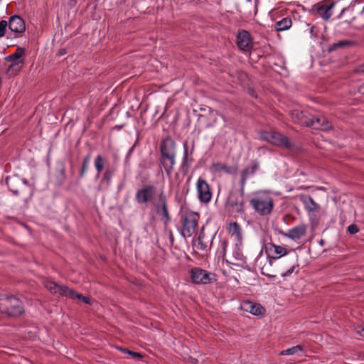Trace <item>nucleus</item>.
Returning <instances> with one entry per match:
<instances>
[{
    "label": "nucleus",
    "mask_w": 364,
    "mask_h": 364,
    "mask_svg": "<svg viewBox=\"0 0 364 364\" xmlns=\"http://www.w3.org/2000/svg\"><path fill=\"white\" fill-rule=\"evenodd\" d=\"M308 124L307 127H311L315 129H321V127H322V125H321V117H313L311 115V119Z\"/></svg>",
    "instance_id": "obj_30"
},
{
    "label": "nucleus",
    "mask_w": 364,
    "mask_h": 364,
    "mask_svg": "<svg viewBox=\"0 0 364 364\" xmlns=\"http://www.w3.org/2000/svg\"><path fill=\"white\" fill-rule=\"evenodd\" d=\"M210 171L212 173L218 175H221L222 173L231 175L236 172L235 168L220 162L213 163L210 166Z\"/></svg>",
    "instance_id": "obj_19"
},
{
    "label": "nucleus",
    "mask_w": 364,
    "mask_h": 364,
    "mask_svg": "<svg viewBox=\"0 0 364 364\" xmlns=\"http://www.w3.org/2000/svg\"><path fill=\"white\" fill-rule=\"evenodd\" d=\"M153 206L156 213L161 216V220L164 224L171 222V218L168 209L167 198L164 191L159 193L158 196V201L154 203Z\"/></svg>",
    "instance_id": "obj_8"
},
{
    "label": "nucleus",
    "mask_w": 364,
    "mask_h": 364,
    "mask_svg": "<svg viewBox=\"0 0 364 364\" xmlns=\"http://www.w3.org/2000/svg\"><path fill=\"white\" fill-rule=\"evenodd\" d=\"M291 19L289 17H286L277 21L274 25V28L277 31H284L291 28Z\"/></svg>",
    "instance_id": "obj_27"
},
{
    "label": "nucleus",
    "mask_w": 364,
    "mask_h": 364,
    "mask_svg": "<svg viewBox=\"0 0 364 364\" xmlns=\"http://www.w3.org/2000/svg\"><path fill=\"white\" fill-rule=\"evenodd\" d=\"M315 6L317 14L324 21H328L332 16V5L318 4Z\"/></svg>",
    "instance_id": "obj_24"
},
{
    "label": "nucleus",
    "mask_w": 364,
    "mask_h": 364,
    "mask_svg": "<svg viewBox=\"0 0 364 364\" xmlns=\"http://www.w3.org/2000/svg\"><path fill=\"white\" fill-rule=\"evenodd\" d=\"M105 162V160L103 159V157L101 155H97L96 156V158L95 159L94 165H95L96 171H97L98 176L104 168Z\"/></svg>",
    "instance_id": "obj_28"
},
{
    "label": "nucleus",
    "mask_w": 364,
    "mask_h": 364,
    "mask_svg": "<svg viewBox=\"0 0 364 364\" xmlns=\"http://www.w3.org/2000/svg\"><path fill=\"white\" fill-rule=\"evenodd\" d=\"M7 26H9V24L6 21H0V37L4 36Z\"/></svg>",
    "instance_id": "obj_36"
},
{
    "label": "nucleus",
    "mask_w": 364,
    "mask_h": 364,
    "mask_svg": "<svg viewBox=\"0 0 364 364\" xmlns=\"http://www.w3.org/2000/svg\"><path fill=\"white\" fill-rule=\"evenodd\" d=\"M168 237H169L171 244L173 245L174 242V237H173V235L171 230H168Z\"/></svg>",
    "instance_id": "obj_43"
},
{
    "label": "nucleus",
    "mask_w": 364,
    "mask_h": 364,
    "mask_svg": "<svg viewBox=\"0 0 364 364\" xmlns=\"http://www.w3.org/2000/svg\"><path fill=\"white\" fill-rule=\"evenodd\" d=\"M190 275L192 282L196 284H208L216 281L215 274L200 267L191 269Z\"/></svg>",
    "instance_id": "obj_7"
},
{
    "label": "nucleus",
    "mask_w": 364,
    "mask_h": 364,
    "mask_svg": "<svg viewBox=\"0 0 364 364\" xmlns=\"http://www.w3.org/2000/svg\"><path fill=\"white\" fill-rule=\"evenodd\" d=\"M21 57H22L21 51H18V50H17L16 53L6 57L7 61L11 63L10 69H13L14 68H15L16 66L21 67L23 65V61L21 59Z\"/></svg>",
    "instance_id": "obj_25"
},
{
    "label": "nucleus",
    "mask_w": 364,
    "mask_h": 364,
    "mask_svg": "<svg viewBox=\"0 0 364 364\" xmlns=\"http://www.w3.org/2000/svg\"><path fill=\"white\" fill-rule=\"evenodd\" d=\"M8 24L9 28L15 33H21L26 30L25 23L18 16H11Z\"/></svg>",
    "instance_id": "obj_18"
},
{
    "label": "nucleus",
    "mask_w": 364,
    "mask_h": 364,
    "mask_svg": "<svg viewBox=\"0 0 364 364\" xmlns=\"http://www.w3.org/2000/svg\"><path fill=\"white\" fill-rule=\"evenodd\" d=\"M44 286L53 294L66 296L71 299H78L85 304H90V300L88 297L75 291L73 289H69L65 285H59L55 282L47 280L44 282Z\"/></svg>",
    "instance_id": "obj_4"
},
{
    "label": "nucleus",
    "mask_w": 364,
    "mask_h": 364,
    "mask_svg": "<svg viewBox=\"0 0 364 364\" xmlns=\"http://www.w3.org/2000/svg\"><path fill=\"white\" fill-rule=\"evenodd\" d=\"M159 149L160 164L164 168L167 176H170L176 164V143L170 136H166L161 140Z\"/></svg>",
    "instance_id": "obj_1"
},
{
    "label": "nucleus",
    "mask_w": 364,
    "mask_h": 364,
    "mask_svg": "<svg viewBox=\"0 0 364 364\" xmlns=\"http://www.w3.org/2000/svg\"><path fill=\"white\" fill-rule=\"evenodd\" d=\"M196 361H197V360H196V359H195V358H192V362H193V363H196Z\"/></svg>",
    "instance_id": "obj_46"
},
{
    "label": "nucleus",
    "mask_w": 364,
    "mask_h": 364,
    "mask_svg": "<svg viewBox=\"0 0 364 364\" xmlns=\"http://www.w3.org/2000/svg\"><path fill=\"white\" fill-rule=\"evenodd\" d=\"M183 155L181 161V166L183 169H186V171H188L189 167L191 166V164L193 161V146L191 148V150L190 152L188 151V145L187 142L183 143Z\"/></svg>",
    "instance_id": "obj_22"
},
{
    "label": "nucleus",
    "mask_w": 364,
    "mask_h": 364,
    "mask_svg": "<svg viewBox=\"0 0 364 364\" xmlns=\"http://www.w3.org/2000/svg\"><path fill=\"white\" fill-rule=\"evenodd\" d=\"M227 231L231 238L235 240V243L242 242V230L238 223H230L227 226Z\"/></svg>",
    "instance_id": "obj_17"
},
{
    "label": "nucleus",
    "mask_w": 364,
    "mask_h": 364,
    "mask_svg": "<svg viewBox=\"0 0 364 364\" xmlns=\"http://www.w3.org/2000/svg\"><path fill=\"white\" fill-rule=\"evenodd\" d=\"M358 231L359 228L356 225L352 224L348 227V232L351 235H354L358 232Z\"/></svg>",
    "instance_id": "obj_38"
},
{
    "label": "nucleus",
    "mask_w": 364,
    "mask_h": 364,
    "mask_svg": "<svg viewBox=\"0 0 364 364\" xmlns=\"http://www.w3.org/2000/svg\"><path fill=\"white\" fill-rule=\"evenodd\" d=\"M6 305L1 310L9 316L17 317L24 313V308L22 302L16 297L8 296L6 300Z\"/></svg>",
    "instance_id": "obj_9"
},
{
    "label": "nucleus",
    "mask_w": 364,
    "mask_h": 364,
    "mask_svg": "<svg viewBox=\"0 0 364 364\" xmlns=\"http://www.w3.org/2000/svg\"><path fill=\"white\" fill-rule=\"evenodd\" d=\"M250 204L255 212L260 216H267L274 208V200L269 192L258 191L252 193Z\"/></svg>",
    "instance_id": "obj_2"
},
{
    "label": "nucleus",
    "mask_w": 364,
    "mask_h": 364,
    "mask_svg": "<svg viewBox=\"0 0 364 364\" xmlns=\"http://www.w3.org/2000/svg\"><path fill=\"white\" fill-rule=\"evenodd\" d=\"M299 264L297 263L294 264L288 270L281 274V276L282 277H287L290 276L294 271L295 270L296 267H298Z\"/></svg>",
    "instance_id": "obj_35"
},
{
    "label": "nucleus",
    "mask_w": 364,
    "mask_h": 364,
    "mask_svg": "<svg viewBox=\"0 0 364 364\" xmlns=\"http://www.w3.org/2000/svg\"><path fill=\"white\" fill-rule=\"evenodd\" d=\"M321 125H322V127H321V129L328 130L329 129L331 128V123L328 121V119L326 117L321 116Z\"/></svg>",
    "instance_id": "obj_33"
},
{
    "label": "nucleus",
    "mask_w": 364,
    "mask_h": 364,
    "mask_svg": "<svg viewBox=\"0 0 364 364\" xmlns=\"http://www.w3.org/2000/svg\"><path fill=\"white\" fill-rule=\"evenodd\" d=\"M156 191V188L154 186L151 184L145 185L136 191L135 200L139 205H145L152 202L155 197Z\"/></svg>",
    "instance_id": "obj_11"
},
{
    "label": "nucleus",
    "mask_w": 364,
    "mask_h": 364,
    "mask_svg": "<svg viewBox=\"0 0 364 364\" xmlns=\"http://www.w3.org/2000/svg\"><path fill=\"white\" fill-rule=\"evenodd\" d=\"M221 247L223 248V253L225 255L227 251L228 242L227 240H222L221 242Z\"/></svg>",
    "instance_id": "obj_41"
},
{
    "label": "nucleus",
    "mask_w": 364,
    "mask_h": 364,
    "mask_svg": "<svg viewBox=\"0 0 364 364\" xmlns=\"http://www.w3.org/2000/svg\"><path fill=\"white\" fill-rule=\"evenodd\" d=\"M232 257L234 262H231L233 265L242 268L247 267V257L243 253V243H235L232 249Z\"/></svg>",
    "instance_id": "obj_12"
},
{
    "label": "nucleus",
    "mask_w": 364,
    "mask_h": 364,
    "mask_svg": "<svg viewBox=\"0 0 364 364\" xmlns=\"http://www.w3.org/2000/svg\"><path fill=\"white\" fill-rule=\"evenodd\" d=\"M259 169V163L256 161H252L250 164L243 168L240 173V187H241L242 191L245 190L247 179L253 176L256 172Z\"/></svg>",
    "instance_id": "obj_13"
},
{
    "label": "nucleus",
    "mask_w": 364,
    "mask_h": 364,
    "mask_svg": "<svg viewBox=\"0 0 364 364\" xmlns=\"http://www.w3.org/2000/svg\"><path fill=\"white\" fill-rule=\"evenodd\" d=\"M361 71L364 73V65L361 68Z\"/></svg>",
    "instance_id": "obj_47"
},
{
    "label": "nucleus",
    "mask_w": 364,
    "mask_h": 364,
    "mask_svg": "<svg viewBox=\"0 0 364 364\" xmlns=\"http://www.w3.org/2000/svg\"><path fill=\"white\" fill-rule=\"evenodd\" d=\"M196 188L198 200L202 203H208L212 199L213 193L207 181L199 177L196 183Z\"/></svg>",
    "instance_id": "obj_10"
},
{
    "label": "nucleus",
    "mask_w": 364,
    "mask_h": 364,
    "mask_svg": "<svg viewBox=\"0 0 364 364\" xmlns=\"http://www.w3.org/2000/svg\"><path fill=\"white\" fill-rule=\"evenodd\" d=\"M260 138L262 140L274 146H283L287 149H291L292 147L288 137L278 132H262L260 134Z\"/></svg>",
    "instance_id": "obj_6"
},
{
    "label": "nucleus",
    "mask_w": 364,
    "mask_h": 364,
    "mask_svg": "<svg viewBox=\"0 0 364 364\" xmlns=\"http://www.w3.org/2000/svg\"><path fill=\"white\" fill-rule=\"evenodd\" d=\"M113 175V171L111 170H107L103 174V180L108 183L111 181Z\"/></svg>",
    "instance_id": "obj_37"
},
{
    "label": "nucleus",
    "mask_w": 364,
    "mask_h": 364,
    "mask_svg": "<svg viewBox=\"0 0 364 364\" xmlns=\"http://www.w3.org/2000/svg\"><path fill=\"white\" fill-rule=\"evenodd\" d=\"M313 30H314V28H311V29H310V33H312V32H313Z\"/></svg>",
    "instance_id": "obj_48"
},
{
    "label": "nucleus",
    "mask_w": 364,
    "mask_h": 364,
    "mask_svg": "<svg viewBox=\"0 0 364 364\" xmlns=\"http://www.w3.org/2000/svg\"><path fill=\"white\" fill-rule=\"evenodd\" d=\"M89 161H90V156H85V159H84V161H83V163H82V168H81V171H80V178H82L84 176V175H85V173L87 171V168H88Z\"/></svg>",
    "instance_id": "obj_31"
},
{
    "label": "nucleus",
    "mask_w": 364,
    "mask_h": 364,
    "mask_svg": "<svg viewBox=\"0 0 364 364\" xmlns=\"http://www.w3.org/2000/svg\"><path fill=\"white\" fill-rule=\"evenodd\" d=\"M302 351V347L299 345L293 346L291 348H287L284 350H282L280 353V355H299V353Z\"/></svg>",
    "instance_id": "obj_29"
},
{
    "label": "nucleus",
    "mask_w": 364,
    "mask_h": 364,
    "mask_svg": "<svg viewBox=\"0 0 364 364\" xmlns=\"http://www.w3.org/2000/svg\"><path fill=\"white\" fill-rule=\"evenodd\" d=\"M200 215L193 211H186L180 217L181 227L178 231L181 235L184 237H190L196 233L198 227Z\"/></svg>",
    "instance_id": "obj_3"
},
{
    "label": "nucleus",
    "mask_w": 364,
    "mask_h": 364,
    "mask_svg": "<svg viewBox=\"0 0 364 364\" xmlns=\"http://www.w3.org/2000/svg\"><path fill=\"white\" fill-rule=\"evenodd\" d=\"M124 125L123 124H121V125H116L114 127V129H117V130H120L123 128Z\"/></svg>",
    "instance_id": "obj_45"
},
{
    "label": "nucleus",
    "mask_w": 364,
    "mask_h": 364,
    "mask_svg": "<svg viewBox=\"0 0 364 364\" xmlns=\"http://www.w3.org/2000/svg\"><path fill=\"white\" fill-rule=\"evenodd\" d=\"M207 245L202 241V237L200 235L198 237V242L197 245V248L200 250H205Z\"/></svg>",
    "instance_id": "obj_39"
},
{
    "label": "nucleus",
    "mask_w": 364,
    "mask_h": 364,
    "mask_svg": "<svg viewBox=\"0 0 364 364\" xmlns=\"http://www.w3.org/2000/svg\"><path fill=\"white\" fill-rule=\"evenodd\" d=\"M269 251L274 255V256L270 257L268 255L267 257L270 265H272V262L273 260H276L277 259L281 258L282 257L286 255L288 252L284 247L277 245L273 243L269 244Z\"/></svg>",
    "instance_id": "obj_20"
},
{
    "label": "nucleus",
    "mask_w": 364,
    "mask_h": 364,
    "mask_svg": "<svg viewBox=\"0 0 364 364\" xmlns=\"http://www.w3.org/2000/svg\"><path fill=\"white\" fill-rule=\"evenodd\" d=\"M301 200L304 205L306 210L309 212H314L319 208L318 205L314 200L310 196H303Z\"/></svg>",
    "instance_id": "obj_26"
},
{
    "label": "nucleus",
    "mask_w": 364,
    "mask_h": 364,
    "mask_svg": "<svg viewBox=\"0 0 364 364\" xmlns=\"http://www.w3.org/2000/svg\"><path fill=\"white\" fill-rule=\"evenodd\" d=\"M237 45L243 51H250L252 49V40L248 31L242 30L238 33L237 36Z\"/></svg>",
    "instance_id": "obj_14"
},
{
    "label": "nucleus",
    "mask_w": 364,
    "mask_h": 364,
    "mask_svg": "<svg viewBox=\"0 0 364 364\" xmlns=\"http://www.w3.org/2000/svg\"><path fill=\"white\" fill-rule=\"evenodd\" d=\"M358 333L364 338V328H362L360 331H358Z\"/></svg>",
    "instance_id": "obj_44"
},
{
    "label": "nucleus",
    "mask_w": 364,
    "mask_h": 364,
    "mask_svg": "<svg viewBox=\"0 0 364 364\" xmlns=\"http://www.w3.org/2000/svg\"><path fill=\"white\" fill-rule=\"evenodd\" d=\"M21 185H25V186L29 187L30 190H31V193H33V189L26 178H21Z\"/></svg>",
    "instance_id": "obj_42"
},
{
    "label": "nucleus",
    "mask_w": 364,
    "mask_h": 364,
    "mask_svg": "<svg viewBox=\"0 0 364 364\" xmlns=\"http://www.w3.org/2000/svg\"><path fill=\"white\" fill-rule=\"evenodd\" d=\"M306 225L304 224H299L293 227L284 233L283 235L294 241H298L306 235Z\"/></svg>",
    "instance_id": "obj_16"
},
{
    "label": "nucleus",
    "mask_w": 364,
    "mask_h": 364,
    "mask_svg": "<svg viewBox=\"0 0 364 364\" xmlns=\"http://www.w3.org/2000/svg\"><path fill=\"white\" fill-rule=\"evenodd\" d=\"M120 350L122 351L123 353L130 355L132 358H142V355L137 352L131 351V350H129L128 349H125V348H120Z\"/></svg>",
    "instance_id": "obj_34"
},
{
    "label": "nucleus",
    "mask_w": 364,
    "mask_h": 364,
    "mask_svg": "<svg viewBox=\"0 0 364 364\" xmlns=\"http://www.w3.org/2000/svg\"><path fill=\"white\" fill-rule=\"evenodd\" d=\"M261 259H262V257L261 256H258L257 257L256 260H255V264L260 269L261 274H263V275H266L268 277H275L274 275L267 274H266L264 272V267H261V264H262V262L260 261Z\"/></svg>",
    "instance_id": "obj_32"
},
{
    "label": "nucleus",
    "mask_w": 364,
    "mask_h": 364,
    "mask_svg": "<svg viewBox=\"0 0 364 364\" xmlns=\"http://www.w3.org/2000/svg\"><path fill=\"white\" fill-rule=\"evenodd\" d=\"M291 119L293 122L301 126L307 127L311 119V114L307 112L294 109L290 112Z\"/></svg>",
    "instance_id": "obj_15"
},
{
    "label": "nucleus",
    "mask_w": 364,
    "mask_h": 364,
    "mask_svg": "<svg viewBox=\"0 0 364 364\" xmlns=\"http://www.w3.org/2000/svg\"><path fill=\"white\" fill-rule=\"evenodd\" d=\"M242 309L254 316H259L264 311V309L259 304L253 303L250 301L243 302Z\"/></svg>",
    "instance_id": "obj_21"
},
{
    "label": "nucleus",
    "mask_w": 364,
    "mask_h": 364,
    "mask_svg": "<svg viewBox=\"0 0 364 364\" xmlns=\"http://www.w3.org/2000/svg\"><path fill=\"white\" fill-rule=\"evenodd\" d=\"M244 193L245 190L242 191L241 187L239 189L232 188L230 191L226 205L232 213L238 215L244 213Z\"/></svg>",
    "instance_id": "obj_5"
},
{
    "label": "nucleus",
    "mask_w": 364,
    "mask_h": 364,
    "mask_svg": "<svg viewBox=\"0 0 364 364\" xmlns=\"http://www.w3.org/2000/svg\"><path fill=\"white\" fill-rule=\"evenodd\" d=\"M347 44L346 42L345 41H339L338 43H333L331 48H330V51L333 50H335L338 48H341V47H343L344 45Z\"/></svg>",
    "instance_id": "obj_40"
},
{
    "label": "nucleus",
    "mask_w": 364,
    "mask_h": 364,
    "mask_svg": "<svg viewBox=\"0 0 364 364\" xmlns=\"http://www.w3.org/2000/svg\"><path fill=\"white\" fill-rule=\"evenodd\" d=\"M6 185L9 189L16 196L19 194L18 187L21 186V178L15 175L9 176L6 179Z\"/></svg>",
    "instance_id": "obj_23"
}]
</instances>
